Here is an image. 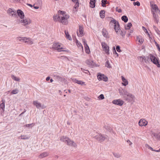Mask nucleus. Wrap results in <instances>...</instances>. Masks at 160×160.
Listing matches in <instances>:
<instances>
[{
  "label": "nucleus",
  "instance_id": "nucleus-44",
  "mask_svg": "<svg viewBox=\"0 0 160 160\" xmlns=\"http://www.w3.org/2000/svg\"><path fill=\"white\" fill-rule=\"evenodd\" d=\"M118 33V34H120L122 37L124 36L125 35V33L123 32L122 30H119V31Z\"/></svg>",
  "mask_w": 160,
  "mask_h": 160
},
{
  "label": "nucleus",
  "instance_id": "nucleus-62",
  "mask_svg": "<svg viewBox=\"0 0 160 160\" xmlns=\"http://www.w3.org/2000/svg\"><path fill=\"white\" fill-rule=\"evenodd\" d=\"M34 8L35 9H38L39 8V7L34 6Z\"/></svg>",
  "mask_w": 160,
  "mask_h": 160
},
{
  "label": "nucleus",
  "instance_id": "nucleus-18",
  "mask_svg": "<svg viewBox=\"0 0 160 160\" xmlns=\"http://www.w3.org/2000/svg\"><path fill=\"white\" fill-rule=\"evenodd\" d=\"M17 13L18 16L20 17V19H22L24 16V15L23 12L20 9L17 10Z\"/></svg>",
  "mask_w": 160,
  "mask_h": 160
},
{
  "label": "nucleus",
  "instance_id": "nucleus-29",
  "mask_svg": "<svg viewBox=\"0 0 160 160\" xmlns=\"http://www.w3.org/2000/svg\"><path fill=\"white\" fill-rule=\"evenodd\" d=\"M137 40L141 43H142L144 41V39L140 36H137Z\"/></svg>",
  "mask_w": 160,
  "mask_h": 160
},
{
  "label": "nucleus",
  "instance_id": "nucleus-64",
  "mask_svg": "<svg viewBox=\"0 0 160 160\" xmlns=\"http://www.w3.org/2000/svg\"><path fill=\"white\" fill-rule=\"evenodd\" d=\"M27 5L29 6H30V7H32V5L31 4H27Z\"/></svg>",
  "mask_w": 160,
  "mask_h": 160
},
{
  "label": "nucleus",
  "instance_id": "nucleus-53",
  "mask_svg": "<svg viewBox=\"0 0 160 160\" xmlns=\"http://www.w3.org/2000/svg\"><path fill=\"white\" fill-rule=\"evenodd\" d=\"M81 69L82 72H83L86 73H88L89 72L88 71V70H85L82 68H81Z\"/></svg>",
  "mask_w": 160,
  "mask_h": 160
},
{
  "label": "nucleus",
  "instance_id": "nucleus-36",
  "mask_svg": "<svg viewBox=\"0 0 160 160\" xmlns=\"http://www.w3.org/2000/svg\"><path fill=\"white\" fill-rule=\"evenodd\" d=\"M21 139H22L26 140L28 139L29 138V137H28L26 135H22L20 136Z\"/></svg>",
  "mask_w": 160,
  "mask_h": 160
},
{
  "label": "nucleus",
  "instance_id": "nucleus-2",
  "mask_svg": "<svg viewBox=\"0 0 160 160\" xmlns=\"http://www.w3.org/2000/svg\"><path fill=\"white\" fill-rule=\"evenodd\" d=\"M60 140L61 141L64 142L68 146H72L75 148L77 147V144L73 141L72 140L68 137L62 136Z\"/></svg>",
  "mask_w": 160,
  "mask_h": 160
},
{
  "label": "nucleus",
  "instance_id": "nucleus-38",
  "mask_svg": "<svg viewBox=\"0 0 160 160\" xmlns=\"http://www.w3.org/2000/svg\"><path fill=\"white\" fill-rule=\"evenodd\" d=\"M0 108L4 111L5 108V103L2 102L0 104Z\"/></svg>",
  "mask_w": 160,
  "mask_h": 160
},
{
  "label": "nucleus",
  "instance_id": "nucleus-41",
  "mask_svg": "<svg viewBox=\"0 0 160 160\" xmlns=\"http://www.w3.org/2000/svg\"><path fill=\"white\" fill-rule=\"evenodd\" d=\"M107 0H102V6L103 7H106L105 4H106L107 2Z\"/></svg>",
  "mask_w": 160,
  "mask_h": 160
},
{
  "label": "nucleus",
  "instance_id": "nucleus-26",
  "mask_svg": "<svg viewBox=\"0 0 160 160\" xmlns=\"http://www.w3.org/2000/svg\"><path fill=\"white\" fill-rule=\"evenodd\" d=\"M159 133H155L153 132L152 133V135L154 137V138L158 139H160V136L159 135Z\"/></svg>",
  "mask_w": 160,
  "mask_h": 160
},
{
  "label": "nucleus",
  "instance_id": "nucleus-60",
  "mask_svg": "<svg viewBox=\"0 0 160 160\" xmlns=\"http://www.w3.org/2000/svg\"><path fill=\"white\" fill-rule=\"evenodd\" d=\"M155 151V152H160V149H159L158 150H154V151Z\"/></svg>",
  "mask_w": 160,
  "mask_h": 160
},
{
  "label": "nucleus",
  "instance_id": "nucleus-50",
  "mask_svg": "<svg viewBox=\"0 0 160 160\" xmlns=\"http://www.w3.org/2000/svg\"><path fill=\"white\" fill-rule=\"evenodd\" d=\"M133 4L134 6L137 5V6H139L140 5V3L138 1H137L136 2H134Z\"/></svg>",
  "mask_w": 160,
  "mask_h": 160
},
{
  "label": "nucleus",
  "instance_id": "nucleus-39",
  "mask_svg": "<svg viewBox=\"0 0 160 160\" xmlns=\"http://www.w3.org/2000/svg\"><path fill=\"white\" fill-rule=\"evenodd\" d=\"M153 28L157 33L159 35H160V31L159 29L155 26H153Z\"/></svg>",
  "mask_w": 160,
  "mask_h": 160
},
{
  "label": "nucleus",
  "instance_id": "nucleus-46",
  "mask_svg": "<svg viewBox=\"0 0 160 160\" xmlns=\"http://www.w3.org/2000/svg\"><path fill=\"white\" fill-rule=\"evenodd\" d=\"M145 147H146V148H148L149 149H150L151 150H152V151H154V149H153L152 148V147H151L148 144H145Z\"/></svg>",
  "mask_w": 160,
  "mask_h": 160
},
{
  "label": "nucleus",
  "instance_id": "nucleus-42",
  "mask_svg": "<svg viewBox=\"0 0 160 160\" xmlns=\"http://www.w3.org/2000/svg\"><path fill=\"white\" fill-rule=\"evenodd\" d=\"M113 154L115 157L116 158H119L121 157V154H120L118 153H113Z\"/></svg>",
  "mask_w": 160,
  "mask_h": 160
},
{
  "label": "nucleus",
  "instance_id": "nucleus-61",
  "mask_svg": "<svg viewBox=\"0 0 160 160\" xmlns=\"http://www.w3.org/2000/svg\"><path fill=\"white\" fill-rule=\"evenodd\" d=\"M155 43L157 47H158L159 45L157 43V42L156 41H155Z\"/></svg>",
  "mask_w": 160,
  "mask_h": 160
},
{
  "label": "nucleus",
  "instance_id": "nucleus-20",
  "mask_svg": "<svg viewBox=\"0 0 160 160\" xmlns=\"http://www.w3.org/2000/svg\"><path fill=\"white\" fill-rule=\"evenodd\" d=\"M49 153L48 152H44L38 156V158H42L45 157L48 155Z\"/></svg>",
  "mask_w": 160,
  "mask_h": 160
},
{
  "label": "nucleus",
  "instance_id": "nucleus-33",
  "mask_svg": "<svg viewBox=\"0 0 160 160\" xmlns=\"http://www.w3.org/2000/svg\"><path fill=\"white\" fill-rule=\"evenodd\" d=\"M122 20L123 21L125 22H126L128 21V18L126 16H123L121 18Z\"/></svg>",
  "mask_w": 160,
  "mask_h": 160
},
{
  "label": "nucleus",
  "instance_id": "nucleus-7",
  "mask_svg": "<svg viewBox=\"0 0 160 160\" xmlns=\"http://www.w3.org/2000/svg\"><path fill=\"white\" fill-rule=\"evenodd\" d=\"M95 138L98 141L102 142L105 140L107 138V136L102 135L101 133H98L95 137Z\"/></svg>",
  "mask_w": 160,
  "mask_h": 160
},
{
  "label": "nucleus",
  "instance_id": "nucleus-5",
  "mask_svg": "<svg viewBox=\"0 0 160 160\" xmlns=\"http://www.w3.org/2000/svg\"><path fill=\"white\" fill-rule=\"evenodd\" d=\"M110 23L114 24V28L115 32L117 34H119L118 32L120 29V25L118 22L116 21L115 19H113L110 21Z\"/></svg>",
  "mask_w": 160,
  "mask_h": 160
},
{
  "label": "nucleus",
  "instance_id": "nucleus-30",
  "mask_svg": "<svg viewBox=\"0 0 160 160\" xmlns=\"http://www.w3.org/2000/svg\"><path fill=\"white\" fill-rule=\"evenodd\" d=\"M85 50L86 53L89 54L90 52V51L88 46L87 44H85Z\"/></svg>",
  "mask_w": 160,
  "mask_h": 160
},
{
  "label": "nucleus",
  "instance_id": "nucleus-31",
  "mask_svg": "<svg viewBox=\"0 0 160 160\" xmlns=\"http://www.w3.org/2000/svg\"><path fill=\"white\" fill-rule=\"evenodd\" d=\"M105 13V11L104 10H102L100 11L99 14L101 18H104V13Z\"/></svg>",
  "mask_w": 160,
  "mask_h": 160
},
{
  "label": "nucleus",
  "instance_id": "nucleus-40",
  "mask_svg": "<svg viewBox=\"0 0 160 160\" xmlns=\"http://www.w3.org/2000/svg\"><path fill=\"white\" fill-rule=\"evenodd\" d=\"M28 40H27L26 42L31 45L33 43V41L30 38H28Z\"/></svg>",
  "mask_w": 160,
  "mask_h": 160
},
{
  "label": "nucleus",
  "instance_id": "nucleus-43",
  "mask_svg": "<svg viewBox=\"0 0 160 160\" xmlns=\"http://www.w3.org/2000/svg\"><path fill=\"white\" fill-rule=\"evenodd\" d=\"M129 93L126 90H125V89H124V92H123V95L124 96V98H126V96H127V95H128V94Z\"/></svg>",
  "mask_w": 160,
  "mask_h": 160
},
{
  "label": "nucleus",
  "instance_id": "nucleus-8",
  "mask_svg": "<svg viewBox=\"0 0 160 160\" xmlns=\"http://www.w3.org/2000/svg\"><path fill=\"white\" fill-rule=\"evenodd\" d=\"M149 58L150 60L153 63L156 64L158 67H160V65L158 58L152 55H150V57Z\"/></svg>",
  "mask_w": 160,
  "mask_h": 160
},
{
  "label": "nucleus",
  "instance_id": "nucleus-17",
  "mask_svg": "<svg viewBox=\"0 0 160 160\" xmlns=\"http://www.w3.org/2000/svg\"><path fill=\"white\" fill-rule=\"evenodd\" d=\"M151 6L152 7L153 9V10L152 11V12H158V13L160 15V11L159 10L158 6L156 5H152Z\"/></svg>",
  "mask_w": 160,
  "mask_h": 160
},
{
  "label": "nucleus",
  "instance_id": "nucleus-59",
  "mask_svg": "<svg viewBox=\"0 0 160 160\" xmlns=\"http://www.w3.org/2000/svg\"><path fill=\"white\" fill-rule=\"evenodd\" d=\"M50 79V77H47L46 78V80L47 81H49Z\"/></svg>",
  "mask_w": 160,
  "mask_h": 160
},
{
  "label": "nucleus",
  "instance_id": "nucleus-9",
  "mask_svg": "<svg viewBox=\"0 0 160 160\" xmlns=\"http://www.w3.org/2000/svg\"><path fill=\"white\" fill-rule=\"evenodd\" d=\"M101 45L106 53L108 55L109 54V47L105 42H102Z\"/></svg>",
  "mask_w": 160,
  "mask_h": 160
},
{
  "label": "nucleus",
  "instance_id": "nucleus-10",
  "mask_svg": "<svg viewBox=\"0 0 160 160\" xmlns=\"http://www.w3.org/2000/svg\"><path fill=\"white\" fill-rule=\"evenodd\" d=\"M97 78L99 80H103L105 82H107L108 81V78L104 74L99 73L97 76Z\"/></svg>",
  "mask_w": 160,
  "mask_h": 160
},
{
  "label": "nucleus",
  "instance_id": "nucleus-47",
  "mask_svg": "<svg viewBox=\"0 0 160 160\" xmlns=\"http://www.w3.org/2000/svg\"><path fill=\"white\" fill-rule=\"evenodd\" d=\"M74 6V8L75 9H77V8L79 7V3L78 2H77L76 3Z\"/></svg>",
  "mask_w": 160,
  "mask_h": 160
},
{
  "label": "nucleus",
  "instance_id": "nucleus-15",
  "mask_svg": "<svg viewBox=\"0 0 160 160\" xmlns=\"http://www.w3.org/2000/svg\"><path fill=\"white\" fill-rule=\"evenodd\" d=\"M112 103L119 106H122L124 102L122 100L119 99L113 100Z\"/></svg>",
  "mask_w": 160,
  "mask_h": 160
},
{
  "label": "nucleus",
  "instance_id": "nucleus-55",
  "mask_svg": "<svg viewBox=\"0 0 160 160\" xmlns=\"http://www.w3.org/2000/svg\"><path fill=\"white\" fill-rule=\"evenodd\" d=\"M127 142L129 144L130 146H131L132 144V143L129 140H127Z\"/></svg>",
  "mask_w": 160,
  "mask_h": 160
},
{
  "label": "nucleus",
  "instance_id": "nucleus-1",
  "mask_svg": "<svg viewBox=\"0 0 160 160\" xmlns=\"http://www.w3.org/2000/svg\"><path fill=\"white\" fill-rule=\"evenodd\" d=\"M58 12L60 14L54 16V20L59 22L64 25L67 24L68 23V20L69 18V16L65 14L64 12L59 11Z\"/></svg>",
  "mask_w": 160,
  "mask_h": 160
},
{
  "label": "nucleus",
  "instance_id": "nucleus-57",
  "mask_svg": "<svg viewBox=\"0 0 160 160\" xmlns=\"http://www.w3.org/2000/svg\"><path fill=\"white\" fill-rule=\"evenodd\" d=\"M13 1L14 2H20V0H13Z\"/></svg>",
  "mask_w": 160,
  "mask_h": 160
},
{
  "label": "nucleus",
  "instance_id": "nucleus-49",
  "mask_svg": "<svg viewBox=\"0 0 160 160\" xmlns=\"http://www.w3.org/2000/svg\"><path fill=\"white\" fill-rule=\"evenodd\" d=\"M98 98L99 99L101 100H102L104 99V96L102 94H101V95H100L98 97Z\"/></svg>",
  "mask_w": 160,
  "mask_h": 160
},
{
  "label": "nucleus",
  "instance_id": "nucleus-32",
  "mask_svg": "<svg viewBox=\"0 0 160 160\" xmlns=\"http://www.w3.org/2000/svg\"><path fill=\"white\" fill-rule=\"evenodd\" d=\"M132 26V24L131 22L128 23L127 25H125L124 28L126 30L129 29Z\"/></svg>",
  "mask_w": 160,
  "mask_h": 160
},
{
  "label": "nucleus",
  "instance_id": "nucleus-54",
  "mask_svg": "<svg viewBox=\"0 0 160 160\" xmlns=\"http://www.w3.org/2000/svg\"><path fill=\"white\" fill-rule=\"evenodd\" d=\"M77 45H78V47H82V45L80 43L78 42H77Z\"/></svg>",
  "mask_w": 160,
  "mask_h": 160
},
{
  "label": "nucleus",
  "instance_id": "nucleus-4",
  "mask_svg": "<svg viewBox=\"0 0 160 160\" xmlns=\"http://www.w3.org/2000/svg\"><path fill=\"white\" fill-rule=\"evenodd\" d=\"M17 22L19 23H22V25L24 26L28 25L31 22V21L29 18H23L22 19H18Z\"/></svg>",
  "mask_w": 160,
  "mask_h": 160
},
{
  "label": "nucleus",
  "instance_id": "nucleus-34",
  "mask_svg": "<svg viewBox=\"0 0 160 160\" xmlns=\"http://www.w3.org/2000/svg\"><path fill=\"white\" fill-rule=\"evenodd\" d=\"M65 34L66 35V38L67 39H68L69 40H72V38L69 35V33L68 32H67L66 31H65Z\"/></svg>",
  "mask_w": 160,
  "mask_h": 160
},
{
  "label": "nucleus",
  "instance_id": "nucleus-24",
  "mask_svg": "<svg viewBox=\"0 0 160 160\" xmlns=\"http://www.w3.org/2000/svg\"><path fill=\"white\" fill-rule=\"evenodd\" d=\"M102 32L104 37L106 38L108 37V33L105 29H103L102 30Z\"/></svg>",
  "mask_w": 160,
  "mask_h": 160
},
{
  "label": "nucleus",
  "instance_id": "nucleus-63",
  "mask_svg": "<svg viewBox=\"0 0 160 160\" xmlns=\"http://www.w3.org/2000/svg\"><path fill=\"white\" fill-rule=\"evenodd\" d=\"M72 1L74 3H76L77 2H78V0H72Z\"/></svg>",
  "mask_w": 160,
  "mask_h": 160
},
{
  "label": "nucleus",
  "instance_id": "nucleus-48",
  "mask_svg": "<svg viewBox=\"0 0 160 160\" xmlns=\"http://www.w3.org/2000/svg\"><path fill=\"white\" fill-rule=\"evenodd\" d=\"M34 125V124L33 123H32L30 124H26V125H25V126L26 127H32Z\"/></svg>",
  "mask_w": 160,
  "mask_h": 160
},
{
  "label": "nucleus",
  "instance_id": "nucleus-14",
  "mask_svg": "<svg viewBox=\"0 0 160 160\" xmlns=\"http://www.w3.org/2000/svg\"><path fill=\"white\" fill-rule=\"evenodd\" d=\"M7 13L10 15L11 14L12 16L17 17L18 15L15 11L11 8H9L7 11Z\"/></svg>",
  "mask_w": 160,
  "mask_h": 160
},
{
  "label": "nucleus",
  "instance_id": "nucleus-11",
  "mask_svg": "<svg viewBox=\"0 0 160 160\" xmlns=\"http://www.w3.org/2000/svg\"><path fill=\"white\" fill-rule=\"evenodd\" d=\"M33 104L38 109L42 108H44V105H42L41 103L39 102L38 101H34L33 102Z\"/></svg>",
  "mask_w": 160,
  "mask_h": 160
},
{
  "label": "nucleus",
  "instance_id": "nucleus-52",
  "mask_svg": "<svg viewBox=\"0 0 160 160\" xmlns=\"http://www.w3.org/2000/svg\"><path fill=\"white\" fill-rule=\"evenodd\" d=\"M116 11L118 12H121L122 11L121 9H119L118 7H117L116 8Z\"/></svg>",
  "mask_w": 160,
  "mask_h": 160
},
{
  "label": "nucleus",
  "instance_id": "nucleus-6",
  "mask_svg": "<svg viewBox=\"0 0 160 160\" xmlns=\"http://www.w3.org/2000/svg\"><path fill=\"white\" fill-rule=\"evenodd\" d=\"M138 60L142 64L148 63L150 61V58L148 56H139L138 58Z\"/></svg>",
  "mask_w": 160,
  "mask_h": 160
},
{
  "label": "nucleus",
  "instance_id": "nucleus-56",
  "mask_svg": "<svg viewBox=\"0 0 160 160\" xmlns=\"http://www.w3.org/2000/svg\"><path fill=\"white\" fill-rule=\"evenodd\" d=\"M113 49L114 50V52L116 54H117V56H118V54L117 53V52H116V50H115V47H113Z\"/></svg>",
  "mask_w": 160,
  "mask_h": 160
},
{
  "label": "nucleus",
  "instance_id": "nucleus-12",
  "mask_svg": "<svg viewBox=\"0 0 160 160\" xmlns=\"http://www.w3.org/2000/svg\"><path fill=\"white\" fill-rule=\"evenodd\" d=\"M139 125L141 127L145 126L147 125L148 122L146 121L144 119H140L138 123Z\"/></svg>",
  "mask_w": 160,
  "mask_h": 160
},
{
  "label": "nucleus",
  "instance_id": "nucleus-13",
  "mask_svg": "<svg viewBox=\"0 0 160 160\" xmlns=\"http://www.w3.org/2000/svg\"><path fill=\"white\" fill-rule=\"evenodd\" d=\"M79 32H77L78 36L79 37H82L83 35V28L82 26H79Z\"/></svg>",
  "mask_w": 160,
  "mask_h": 160
},
{
  "label": "nucleus",
  "instance_id": "nucleus-37",
  "mask_svg": "<svg viewBox=\"0 0 160 160\" xmlns=\"http://www.w3.org/2000/svg\"><path fill=\"white\" fill-rule=\"evenodd\" d=\"M18 90L17 89H16L12 90V91L11 92V94H17L18 93Z\"/></svg>",
  "mask_w": 160,
  "mask_h": 160
},
{
  "label": "nucleus",
  "instance_id": "nucleus-3",
  "mask_svg": "<svg viewBox=\"0 0 160 160\" xmlns=\"http://www.w3.org/2000/svg\"><path fill=\"white\" fill-rule=\"evenodd\" d=\"M52 48L57 50L58 52L66 51V50H63L64 48L62 47L61 44L58 42L53 43L52 46Z\"/></svg>",
  "mask_w": 160,
  "mask_h": 160
},
{
  "label": "nucleus",
  "instance_id": "nucleus-35",
  "mask_svg": "<svg viewBox=\"0 0 160 160\" xmlns=\"http://www.w3.org/2000/svg\"><path fill=\"white\" fill-rule=\"evenodd\" d=\"M11 77L13 79L16 81H20V78H19L17 77L14 75H12Z\"/></svg>",
  "mask_w": 160,
  "mask_h": 160
},
{
  "label": "nucleus",
  "instance_id": "nucleus-27",
  "mask_svg": "<svg viewBox=\"0 0 160 160\" xmlns=\"http://www.w3.org/2000/svg\"><path fill=\"white\" fill-rule=\"evenodd\" d=\"M96 0H90V7L92 8H94L95 7V2Z\"/></svg>",
  "mask_w": 160,
  "mask_h": 160
},
{
  "label": "nucleus",
  "instance_id": "nucleus-16",
  "mask_svg": "<svg viewBox=\"0 0 160 160\" xmlns=\"http://www.w3.org/2000/svg\"><path fill=\"white\" fill-rule=\"evenodd\" d=\"M153 17L154 18V21L155 22H156L157 23H158L159 22V18L158 16V12H152Z\"/></svg>",
  "mask_w": 160,
  "mask_h": 160
},
{
  "label": "nucleus",
  "instance_id": "nucleus-58",
  "mask_svg": "<svg viewBox=\"0 0 160 160\" xmlns=\"http://www.w3.org/2000/svg\"><path fill=\"white\" fill-rule=\"evenodd\" d=\"M133 32V31L132 30H130V33L128 34V37L129 36L131 35V33H132Z\"/></svg>",
  "mask_w": 160,
  "mask_h": 160
},
{
  "label": "nucleus",
  "instance_id": "nucleus-28",
  "mask_svg": "<svg viewBox=\"0 0 160 160\" xmlns=\"http://www.w3.org/2000/svg\"><path fill=\"white\" fill-rule=\"evenodd\" d=\"M106 62L105 63V66L106 67L108 68H112L110 62L108 59L106 60Z\"/></svg>",
  "mask_w": 160,
  "mask_h": 160
},
{
  "label": "nucleus",
  "instance_id": "nucleus-19",
  "mask_svg": "<svg viewBox=\"0 0 160 160\" xmlns=\"http://www.w3.org/2000/svg\"><path fill=\"white\" fill-rule=\"evenodd\" d=\"M128 98H125L127 100H129L130 101L133 100L134 99V96L132 94L129 93L128 95L127 96Z\"/></svg>",
  "mask_w": 160,
  "mask_h": 160
},
{
  "label": "nucleus",
  "instance_id": "nucleus-51",
  "mask_svg": "<svg viewBox=\"0 0 160 160\" xmlns=\"http://www.w3.org/2000/svg\"><path fill=\"white\" fill-rule=\"evenodd\" d=\"M116 49L117 51L119 52H121L120 49V47L119 46H117L116 47Z\"/></svg>",
  "mask_w": 160,
  "mask_h": 160
},
{
  "label": "nucleus",
  "instance_id": "nucleus-25",
  "mask_svg": "<svg viewBox=\"0 0 160 160\" xmlns=\"http://www.w3.org/2000/svg\"><path fill=\"white\" fill-rule=\"evenodd\" d=\"M17 39L19 41H23L25 42H26L27 40H28V38L26 37H18L17 38Z\"/></svg>",
  "mask_w": 160,
  "mask_h": 160
},
{
  "label": "nucleus",
  "instance_id": "nucleus-23",
  "mask_svg": "<svg viewBox=\"0 0 160 160\" xmlns=\"http://www.w3.org/2000/svg\"><path fill=\"white\" fill-rule=\"evenodd\" d=\"M86 62L90 67H92L94 65L93 61L91 60H87L86 61Z\"/></svg>",
  "mask_w": 160,
  "mask_h": 160
},
{
  "label": "nucleus",
  "instance_id": "nucleus-21",
  "mask_svg": "<svg viewBox=\"0 0 160 160\" xmlns=\"http://www.w3.org/2000/svg\"><path fill=\"white\" fill-rule=\"evenodd\" d=\"M72 80L74 82L77 83L78 84H80L81 85H82L85 83V82L82 81L81 80H77L76 79H73Z\"/></svg>",
  "mask_w": 160,
  "mask_h": 160
},
{
  "label": "nucleus",
  "instance_id": "nucleus-22",
  "mask_svg": "<svg viewBox=\"0 0 160 160\" xmlns=\"http://www.w3.org/2000/svg\"><path fill=\"white\" fill-rule=\"evenodd\" d=\"M122 80L123 82L122 83V85L124 86H126L128 84V81L126 79L122 76L121 77Z\"/></svg>",
  "mask_w": 160,
  "mask_h": 160
},
{
  "label": "nucleus",
  "instance_id": "nucleus-45",
  "mask_svg": "<svg viewBox=\"0 0 160 160\" xmlns=\"http://www.w3.org/2000/svg\"><path fill=\"white\" fill-rule=\"evenodd\" d=\"M124 89H119V92L120 93V95H123V92H124Z\"/></svg>",
  "mask_w": 160,
  "mask_h": 160
}]
</instances>
